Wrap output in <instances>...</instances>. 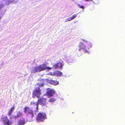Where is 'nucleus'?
Listing matches in <instances>:
<instances>
[{
	"mask_svg": "<svg viewBox=\"0 0 125 125\" xmlns=\"http://www.w3.org/2000/svg\"><path fill=\"white\" fill-rule=\"evenodd\" d=\"M46 69L48 70L52 69V68L47 67L45 64H42L39 66L33 67L31 70V72L32 73H35L45 70Z\"/></svg>",
	"mask_w": 125,
	"mask_h": 125,
	"instance_id": "obj_1",
	"label": "nucleus"
},
{
	"mask_svg": "<svg viewBox=\"0 0 125 125\" xmlns=\"http://www.w3.org/2000/svg\"><path fill=\"white\" fill-rule=\"evenodd\" d=\"M46 100V98H42L41 99L38 98V102L34 103V102L32 101L31 102V105H32L34 104V105H35L36 106V108L38 110V104H39L41 105H44L45 104V101ZM36 112L38 111V110H36Z\"/></svg>",
	"mask_w": 125,
	"mask_h": 125,
	"instance_id": "obj_2",
	"label": "nucleus"
},
{
	"mask_svg": "<svg viewBox=\"0 0 125 125\" xmlns=\"http://www.w3.org/2000/svg\"><path fill=\"white\" fill-rule=\"evenodd\" d=\"M46 114L44 113H40L36 118L37 121L38 122L44 121L46 117Z\"/></svg>",
	"mask_w": 125,
	"mask_h": 125,
	"instance_id": "obj_3",
	"label": "nucleus"
},
{
	"mask_svg": "<svg viewBox=\"0 0 125 125\" xmlns=\"http://www.w3.org/2000/svg\"><path fill=\"white\" fill-rule=\"evenodd\" d=\"M85 41L83 40H82L81 41V43L79 44V46L80 49L79 51L83 53H85L86 52V50L85 45H84V43H85Z\"/></svg>",
	"mask_w": 125,
	"mask_h": 125,
	"instance_id": "obj_4",
	"label": "nucleus"
},
{
	"mask_svg": "<svg viewBox=\"0 0 125 125\" xmlns=\"http://www.w3.org/2000/svg\"><path fill=\"white\" fill-rule=\"evenodd\" d=\"M39 87V86L37 87L38 88L35 89L34 90L32 95V97L34 98L36 97H39L41 94V90L40 89V87Z\"/></svg>",
	"mask_w": 125,
	"mask_h": 125,
	"instance_id": "obj_5",
	"label": "nucleus"
},
{
	"mask_svg": "<svg viewBox=\"0 0 125 125\" xmlns=\"http://www.w3.org/2000/svg\"><path fill=\"white\" fill-rule=\"evenodd\" d=\"M24 112L31 115V117H32L34 116V114L33 111L32 110L30 109L28 107L25 108Z\"/></svg>",
	"mask_w": 125,
	"mask_h": 125,
	"instance_id": "obj_6",
	"label": "nucleus"
},
{
	"mask_svg": "<svg viewBox=\"0 0 125 125\" xmlns=\"http://www.w3.org/2000/svg\"><path fill=\"white\" fill-rule=\"evenodd\" d=\"M55 91L53 89L49 90L47 92V95L49 97L52 96L55 93Z\"/></svg>",
	"mask_w": 125,
	"mask_h": 125,
	"instance_id": "obj_7",
	"label": "nucleus"
},
{
	"mask_svg": "<svg viewBox=\"0 0 125 125\" xmlns=\"http://www.w3.org/2000/svg\"><path fill=\"white\" fill-rule=\"evenodd\" d=\"M3 122L4 125H9L10 122L9 120L6 117H4L3 118Z\"/></svg>",
	"mask_w": 125,
	"mask_h": 125,
	"instance_id": "obj_8",
	"label": "nucleus"
},
{
	"mask_svg": "<svg viewBox=\"0 0 125 125\" xmlns=\"http://www.w3.org/2000/svg\"><path fill=\"white\" fill-rule=\"evenodd\" d=\"M62 67V64L61 63H58L57 64H55L53 66L52 68L53 69H59Z\"/></svg>",
	"mask_w": 125,
	"mask_h": 125,
	"instance_id": "obj_9",
	"label": "nucleus"
},
{
	"mask_svg": "<svg viewBox=\"0 0 125 125\" xmlns=\"http://www.w3.org/2000/svg\"><path fill=\"white\" fill-rule=\"evenodd\" d=\"M40 82L37 84V85H39L41 86H43L44 85V80L42 79H40Z\"/></svg>",
	"mask_w": 125,
	"mask_h": 125,
	"instance_id": "obj_10",
	"label": "nucleus"
},
{
	"mask_svg": "<svg viewBox=\"0 0 125 125\" xmlns=\"http://www.w3.org/2000/svg\"><path fill=\"white\" fill-rule=\"evenodd\" d=\"M62 74V73L59 71H56L54 73V75L60 76Z\"/></svg>",
	"mask_w": 125,
	"mask_h": 125,
	"instance_id": "obj_11",
	"label": "nucleus"
},
{
	"mask_svg": "<svg viewBox=\"0 0 125 125\" xmlns=\"http://www.w3.org/2000/svg\"><path fill=\"white\" fill-rule=\"evenodd\" d=\"M50 83L54 85H57L58 83V82L56 81L52 80L50 82Z\"/></svg>",
	"mask_w": 125,
	"mask_h": 125,
	"instance_id": "obj_12",
	"label": "nucleus"
},
{
	"mask_svg": "<svg viewBox=\"0 0 125 125\" xmlns=\"http://www.w3.org/2000/svg\"><path fill=\"white\" fill-rule=\"evenodd\" d=\"M22 115V114L21 113L19 112L17 113V116H14V117L15 118V119H16L17 117H18L20 116H21Z\"/></svg>",
	"mask_w": 125,
	"mask_h": 125,
	"instance_id": "obj_13",
	"label": "nucleus"
},
{
	"mask_svg": "<svg viewBox=\"0 0 125 125\" xmlns=\"http://www.w3.org/2000/svg\"><path fill=\"white\" fill-rule=\"evenodd\" d=\"M55 100V98H51L48 100L49 102H52Z\"/></svg>",
	"mask_w": 125,
	"mask_h": 125,
	"instance_id": "obj_14",
	"label": "nucleus"
},
{
	"mask_svg": "<svg viewBox=\"0 0 125 125\" xmlns=\"http://www.w3.org/2000/svg\"><path fill=\"white\" fill-rule=\"evenodd\" d=\"M77 14H75L73 15V16L71 17H70L72 20L73 19L75 18L77 16Z\"/></svg>",
	"mask_w": 125,
	"mask_h": 125,
	"instance_id": "obj_15",
	"label": "nucleus"
},
{
	"mask_svg": "<svg viewBox=\"0 0 125 125\" xmlns=\"http://www.w3.org/2000/svg\"><path fill=\"white\" fill-rule=\"evenodd\" d=\"M18 123L19 125H22L24 124L25 123L23 121H21L19 122Z\"/></svg>",
	"mask_w": 125,
	"mask_h": 125,
	"instance_id": "obj_16",
	"label": "nucleus"
},
{
	"mask_svg": "<svg viewBox=\"0 0 125 125\" xmlns=\"http://www.w3.org/2000/svg\"><path fill=\"white\" fill-rule=\"evenodd\" d=\"M77 6L79 8H82L83 10L84 9V7L83 6L80 5L79 4H78Z\"/></svg>",
	"mask_w": 125,
	"mask_h": 125,
	"instance_id": "obj_17",
	"label": "nucleus"
},
{
	"mask_svg": "<svg viewBox=\"0 0 125 125\" xmlns=\"http://www.w3.org/2000/svg\"><path fill=\"white\" fill-rule=\"evenodd\" d=\"M71 20H72L71 18L70 17H69V18L66 19L65 22H66L67 21H71Z\"/></svg>",
	"mask_w": 125,
	"mask_h": 125,
	"instance_id": "obj_18",
	"label": "nucleus"
},
{
	"mask_svg": "<svg viewBox=\"0 0 125 125\" xmlns=\"http://www.w3.org/2000/svg\"><path fill=\"white\" fill-rule=\"evenodd\" d=\"M12 112L11 111H10V110L9 111V115H11L12 114Z\"/></svg>",
	"mask_w": 125,
	"mask_h": 125,
	"instance_id": "obj_19",
	"label": "nucleus"
},
{
	"mask_svg": "<svg viewBox=\"0 0 125 125\" xmlns=\"http://www.w3.org/2000/svg\"><path fill=\"white\" fill-rule=\"evenodd\" d=\"M14 108L13 107L11 108L10 110L12 112L13 110H14Z\"/></svg>",
	"mask_w": 125,
	"mask_h": 125,
	"instance_id": "obj_20",
	"label": "nucleus"
},
{
	"mask_svg": "<svg viewBox=\"0 0 125 125\" xmlns=\"http://www.w3.org/2000/svg\"><path fill=\"white\" fill-rule=\"evenodd\" d=\"M92 0H86V1H90Z\"/></svg>",
	"mask_w": 125,
	"mask_h": 125,
	"instance_id": "obj_21",
	"label": "nucleus"
},
{
	"mask_svg": "<svg viewBox=\"0 0 125 125\" xmlns=\"http://www.w3.org/2000/svg\"><path fill=\"white\" fill-rule=\"evenodd\" d=\"M10 119H11V117H10Z\"/></svg>",
	"mask_w": 125,
	"mask_h": 125,
	"instance_id": "obj_22",
	"label": "nucleus"
}]
</instances>
